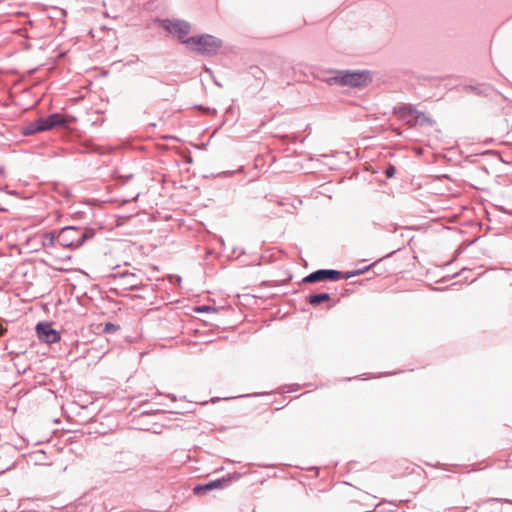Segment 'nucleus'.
I'll return each mask as SVG.
<instances>
[{
	"instance_id": "6e6552de",
	"label": "nucleus",
	"mask_w": 512,
	"mask_h": 512,
	"mask_svg": "<svg viewBox=\"0 0 512 512\" xmlns=\"http://www.w3.org/2000/svg\"><path fill=\"white\" fill-rule=\"evenodd\" d=\"M67 123V117L60 113L51 114L46 118L38 119V124L41 125L43 131L50 130L57 126H65Z\"/></svg>"
},
{
	"instance_id": "dca6fc26",
	"label": "nucleus",
	"mask_w": 512,
	"mask_h": 512,
	"mask_svg": "<svg viewBox=\"0 0 512 512\" xmlns=\"http://www.w3.org/2000/svg\"><path fill=\"white\" fill-rule=\"evenodd\" d=\"M207 309H208V307H201V308H197L196 310H197V311H205V310H207Z\"/></svg>"
},
{
	"instance_id": "9d476101",
	"label": "nucleus",
	"mask_w": 512,
	"mask_h": 512,
	"mask_svg": "<svg viewBox=\"0 0 512 512\" xmlns=\"http://www.w3.org/2000/svg\"><path fill=\"white\" fill-rule=\"evenodd\" d=\"M328 300H330V295L328 293H319L310 295L308 302L311 305H319L320 303L326 302Z\"/></svg>"
},
{
	"instance_id": "7ed1b4c3",
	"label": "nucleus",
	"mask_w": 512,
	"mask_h": 512,
	"mask_svg": "<svg viewBox=\"0 0 512 512\" xmlns=\"http://www.w3.org/2000/svg\"><path fill=\"white\" fill-rule=\"evenodd\" d=\"M184 43L191 51L201 54H215L222 46L221 40L212 35L193 36Z\"/></svg>"
},
{
	"instance_id": "f8f14e48",
	"label": "nucleus",
	"mask_w": 512,
	"mask_h": 512,
	"mask_svg": "<svg viewBox=\"0 0 512 512\" xmlns=\"http://www.w3.org/2000/svg\"><path fill=\"white\" fill-rule=\"evenodd\" d=\"M54 241H55V237L52 233H49V234H46L44 236V244L45 245H53L54 244Z\"/></svg>"
},
{
	"instance_id": "f257e3e1",
	"label": "nucleus",
	"mask_w": 512,
	"mask_h": 512,
	"mask_svg": "<svg viewBox=\"0 0 512 512\" xmlns=\"http://www.w3.org/2000/svg\"><path fill=\"white\" fill-rule=\"evenodd\" d=\"M372 81L368 71H338L329 82L350 87H364Z\"/></svg>"
},
{
	"instance_id": "4468645a",
	"label": "nucleus",
	"mask_w": 512,
	"mask_h": 512,
	"mask_svg": "<svg viewBox=\"0 0 512 512\" xmlns=\"http://www.w3.org/2000/svg\"><path fill=\"white\" fill-rule=\"evenodd\" d=\"M117 326L112 324V323H107L105 325V328H104V332L106 333H112V332H115L117 330Z\"/></svg>"
},
{
	"instance_id": "39448f33",
	"label": "nucleus",
	"mask_w": 512,
	"mask_h": 512,
	"mask_svg": "<svg viewBox=\"0 0 512 512\" xmlns=\"http://www.w3.org/2000/svg\"><path fill=\"white\" fill-rule=\"evenodd\" d=\"M161 26L169 33L175 35L183 43L186 40L185 37L190 31V24L181 20H163Z\"/></svg>"
},
{
	"instance_id": "20e7f679",
	"label": "nucleus",
	"mask_w": 512,
	"mask_h": 512,
	"mask_svg": "<svg viewBox=\"0 0 512 512\" xmlns=\"http://www.w3.org/2000/svg\"><path fill=\"white\" fill-rule=\"evenodd\" d=\"M394 114L399 120L404 121L409 127H414L417 124L432 125L434 121L425 113L420 112L410 105H404L394 110Z\"/></svg>"
},
{
	"instance_id": "1a4fd4ad",
	"label": "nucleus",
	"mask_w": 512,
	"mask_h": 512,
	"mask_svg": "<svg viewBox=\"0 0 512 512\" xmlns=\"http://www.w3.org/2000/svg\"><path fill=\"white\" fill-rule=\"evenodd\" d=\"M227 482L226 479H217L215 481H212L210 483L204 484V485H198L196 486L193 491L195 494H201L207 491H211L213 489H222Z\"/></svg>"
},
{
	"instance_id": "f03ea898",
	"label": "nucleus",
	"mask_w": 512,
	"mask_h": 512,
	"mask_svg": "<svg viewBox=\"0 0 512 512\" xmlns=\"http://www.w3.org/2000/svg\"><path fill=\"white\" fill-rule=\"evenodd\" d=\"M93 235L94 233L92 230H81L76 227H66L59 232L57 241L64 247L78 248L87 239L92 238Z\"/></svg>"
},
{
	"instance_id": "423d86ee",
	"label": "nucleus",
	"mask_w": 512,
	"mask_h": 512,
	"mask_svg": "<svg viewBox=\"0 0 512 512\" xmlns=\"http://www.w3.org/2000/svg\"><path fill=\"white\" fill-rule=\"evenodd\" d=\"M350 277L349 274L343 273L341 271L336 270H318L315 271L303 279L305 283H314L324 280H339V279H348Z\"/></svg>"
},
{
	"instance_id": "2eb2a0df",
	"label": "nucleus",
	"mask_w": 512,
	"mask_h": 512,
	"mask_svg": "<svg viewBox=\"0 0 512 512\" xmlns=\"http://www.w3.org/2000/svg\"><path fill=\"white\" fill-rule=\"evenodd\" d=\"M6 332V329L3 327L2 323L0 322V336H2Z\"/></svg>"
},
{
	"instance_id": "0eeeda50",
	"label": "nucleus",
	"mask_w": 512,
	"mask_h": 512,
	"mask_svg": "<svg viewBox=\"0 0 512 512\" xmlns=\"http://www.w3.org/2000/svg\"><path fill=\"white\" fill-rule=\"evenodd\" d=\"M38 338L45 343H56L60 340V334L49 323H39L36 326Z\"/></svg>"
},
{
	"instance_id": "9b49d317",
	"label": "nucleus",
	"mask_w": 512,
	"mask_h": 512,
	"mask_svg": "<svg viewBox=\"0 0 512 512\" xmlns=\"http://www.w3.org/2000/svg\"><path fill=\"white\" fill-rule=\"evenodd\" d=\"M42 131L41 125L38 124V119L27 125L23 130L25 135H31Z\"/></svg>"
},
{
	"instance_id": "ddd939ff",
	"label": "nucleus",
	"mask_w": 512,
	"mask_h": 512,
	"mask_svg": "<svg viewBox=\"0 0 512 512\" xmlns=\"http://www.w3.org/2000/svg\"><path fill=\"white\" fill-rule=\"evenodd\" d=\"M396 172V168L393 165H389L387 169L385 170V175L387 178H391L394 176Z\"/></svg>"
}]
</instances>
